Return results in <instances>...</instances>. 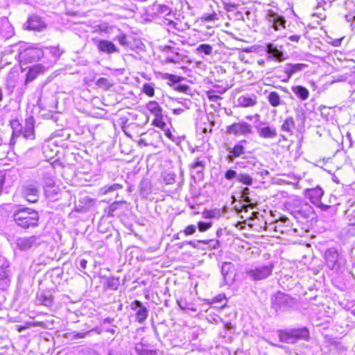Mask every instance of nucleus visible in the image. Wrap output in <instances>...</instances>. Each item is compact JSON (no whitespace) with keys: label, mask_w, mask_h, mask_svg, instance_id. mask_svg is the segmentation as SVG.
<instances>
[{"label":"nucleus","mask_w":355,"mask_h":355,"mask_svg":"<svg viewBox=\"0 0 355 355\" xmlns=\"http://www.w3.org/2000/svg\"><path fill=\"white\" fill-rule=\"evenodd\" d=\"M10 210H12V217L19 227L28 229L38 225L39 214L37 211L20 205L12 206L8 204L0 207V215L3 216L5 211Z\"/></svg>","instance_id":"f257e3e1"},{"label":"nucleus","mask_w":355,"mask_h":355,"mask_svg":"<svg viewBox=\"0 0 355 355\" xmlns=\"http://www.w3.org/2000/svg\"><path fill=\"white\" fill-rule=\"evenodd\" d=\"M280 341L294 344L300 340H308L309 331L306 327L280 330L278 332Z\"/></svg>","instance_id":"f03ea898"},{"label":"nucleus","mask_w":355,"mask_h":355,"mask_svg":"<svg viewBox=\"0 0 355 355\" xmlns=\"http://www.w3.org/2000/svg\"><path fill=\"white\" fill-rule=\"evenodd\" d=\"M270 302L271 307L277 312L291 307L295 303V299L284 293L279 291L272 295Z\"/></svg>","instance_id":"7ed1b4c3"},{"label":"nucleus","mask_w":355,"mask_h":355,"mask_svg":"<svg viewBox=\"0 0 355 355\" xmlns=\"http://www.w3.org/2000/svg\"><path fill=\"white\" fill-rule=\"evenodd\" d=\"M43 54L41 49L30 46L19 52V62L23 64L37 62L43 56Z\"/></svg>","instance_id":"20e7f679"},{"label":"nucleus","mask_w":355,"mask_h":355,"mask_svg":"<svg viewBox=\"0 0 355 355\" xmlns=\"http://www.w3.org/2000/svg\"><path fill=\"white\" fill-rule=\"evenodd\" d=\"M274 265L272 263H270L266 266H258L254 268L249 269L247 271V275L254 281H260L270 277Z\"/></svg>","instance_id":"39448f33"},{"label":"nucleus","mask_w":355,"mask_h":355,"mask_svg":"<svg viewBox=\"0 0 355 355\" xmlns=\"http://www.w3.org/2000/svg\"><path fill=\"white\" fill-rule=\"evenodd\" d=\"M326 265L330 270H338L341 266V258L336 248L327 249L324 255Z\"/></svg>","instance_id":"423d86ee"},{"label":"nucleus","mask_w":355,"mask_h":355,"mask_svg":"<svg viewBox=\"0 0 355 355\" xmlns=\"http://www.w3.org/2000/svg\"><path fill=\"white\" fill-rule=\"evenodd\" d=\"M296 218H309L313 214V207L306 202L296 200L293 211Z\"/></svg>","instance_id":"0eeeda50"},{"label":"nucleus","mask_w":355,"mask_h":355,"mask_svg":"<svg viewBox=\"0 0 355 355\" xmlns=\"http://www.w3.org/2000/svg\"><path fill=\"white\" fill-rule=\"evenodd\" d=\"M40 238L36 236L19 237L16 239V245L21 251L37 248L40 244Z\"/></svg>","instance_id":"6e6552de"},{"label":"nucleus","mask_w":355,"mask_h":355,"mask_svg":"<svg viewBox=\"0 0 355 355\" xmlns=\"http://www.w3.org/2000/svg\"><path fill=\"white\" fill-rule=\"evenodd\" d=\"M252 132V126L247 122L234 123L227 127V132L234 135L246 136Z\"/></svg>","instance_id":"1a4fd4ad"},{"label":"nucleus","mask_w":355,"mask_h":355,"mask_svg":"<svg viewBox=\"0 0 355 355\" xmlns=\"http://www.w3.org/2000/svg\"><path fill=\"white\" fill-rule=\"evenodd\" d=\"M275 230L291 236L297 234V230L293 227L291 220L285 216L281 217L280 219L276 222Z\"/></svg>","instance_id":"9d476101"},{"label":"nucleus","mask_w":355,"mask_h":355,"mask_svg":"<svg viewBox=\"0 0 355 355\" xmlns=\"http://www.w3.org/2000/svg\"><path fill=\"white\" fill-rule=\"evenodd\" d=\"M266 19L270 26L275 31H279L281 28H285L286 19L284 17L272 10L268 11Z\"/></svg>","instance_id":"9b49d317"},{"label":"nucleus","mask_w":355,"mask_h":355,"mask_svg":"<svg viewBox=\"0 0 355 355\" xmlns=\"http://www.w3.org/2000/svg\"><path fill=\"white\" fill-rule=\"evenodd\" d=\"M130 306L132 310L136 311L137 321L140 324H143L148 315L147 308L139 300L132 302Z\"/></svg>","instance_id":"f8f14e48"},{"label":"nucleus","mask_w":355,"mask_h":355,"mask_svg":"<svg viewBox=\"0 0 355 355\" xmlns=\"http://www.w3.org/2000/svg\"><path fill=\"white\" fill-rule=\"evenodd\" d=\"M11 282L9 263L5 261L0 267V290H6Z\"/></svg>","instance_id":"ddd939ff"},{"label":"nucleus","mask_w":355,"mask_h":355,"mask_svg":"<svg viewBox=\"0 0 355 355\" xmlns=\"http://www.w3.org/2000/svg\"><path fill=\"white\" fill-rule=\"evenodd\" d=\"M266 51L269 55V58L277 61H283L286 59L283 51L282 46H277L273 44H266Z\"/></svg>","instance_id":"4468645a"},{"label":"nucleus","mask_w":355,"mask_h":355,"mask_svg":"<svg viewBox=\"0 0 355 355\" xmlns=\"http://www.w3.org/2000/svg\"><path fill=\"white\" fill-rule=\"evenodd\" d=\"M259 136L264 139H274L277 137V130L275 128L266 125L264 123L261 122L256 126Z\"/></svg>","instance_id":"2eb2a0df"},{"label":"nucleus","mask_w":355,"mask_h":355,"mask_svg":"<svg viewBox=\"0 0 355 355\" xmlns=\"http://www.w3.org/2000/svg\"><path fill=\"white\" fill-rule=\"evenodd\" d=\"M21 136L26 139H35V119L33 116H30L26 118Z\"/></svg>","instance_id":"dca6fc26"},{"label":"nucleus","mask_w":355,"mask_h":355,"mask_svg":"<svg viewBox=\"0 0 355 355\" xmlns=\"http://www.w3.org/2000/svg\"><path fill=\"white\" fill-rule=\"evenodd\" d=\"M0 35L5 40L15 35L14 28L6 17H3L0 20Z\"/></svg>","instance_id":"f3484780"},{"label":"nucleus","mask_w":355,"mask_h":355,"mask_svg":"<svg viewBox=\"0 0 355 355\" xmlns=\"http://www.w3.org/2000/svg\"><path fill=\"white\" fill-rule=\"evenodd\" d=\"M308 67L309 65L304 63H287L284 66V71L287 75V79H290L294 74L306 69Z\"/></svg>","instance_id":"a211bd4d"},{"label":"nucleus","mask_w":355,"mask_h":355,"mask_svg":"<svg viewBox=\"0 0 355 355\" xmlns=\"http://www.w3.org/2000/svg\"><path fill=\"white\" fill-rule=\"evenodd\" d=\"M23 196L29 202H35L38 200L39 191L36 186L28 184L24 187Z\"/></svg>","instance_id":"6ab92c4d"},{"label":"nucleus","mask_w":355,"mask_h":355,"mask_svg":"<svg viewBox=\"0 0 355 355\" xmlns=\"http://www.w3.org/2000/svg\"><path fill=\"white\" fill-rule=\"evenodd\" d=\"M221 273L226 284H231L234 279V265L230 262H225L221 268Z\"/></svg>","instance_id":"aec40b11"},{"label":"nucleus","mask_w":355,"mask_h":355,"mask_svg":"<svg viewBox=\"0 0 355 355\" xmlns=\"http://www.w3.org/2000/svg\"><path fill=\"white\" fill-rule=\"evenodd\" d=\"M304 191L306 196L310 199L311 202L313 205L318 204L319 200H321L324 195L323 189L319 186H317L315 188L306 189Z\"/></svg>","instance_id":"412c9836"},{"label":"nucleus","mask_w":355,"mask_h":355,"mask_svg":"<svg viewBox=\"0 0 355 355\" xmlns=\"http://www.w3.org/2000/svg\"><path fill=\"white\" fill-rule=\"evenodd\" d=\"M97 48L100 52L108 54L119 52V49L109 40H98L97 43Z\"/></svg>","instance_id":"4be33fe9"},{"label":"nucleus","mask_w":355,"mask_h":355,"mask_svg":"<svg viewBox=\"0 0 355 355\" xmlns=\"http://www.w3.org/2000/svg\"><path fill=\"white\" fill-rule=\"evenodd\" d=\"M248 144L247 140L242 139L236 144L234 148L230 150L231 154L229 156L230 161H232L234 158L239 157L245 153L244 144Z\"/></svg>","instance_id":"5701e85b"},{"label":"nucleus","mask_w":355,"mask_h":355,"mask_svg":"<svg viewBox=\"0 0 355 355\" xmlns=\"http://www.w3.org/2000/svg\"><path fill=\"white\" fill-rule=\"evenodd\" d=\"M250 194V189L248 187H245L243 189L241 193V198H242L243 201L245 202L247 205H243L241 207V209H239L236 206L235 208L239 212L241 211H248V207H253L254 202H252V200L249 197Z\"/></svg>","instance_id":"b1692460"},{"label":"nucleus","mask_w":355,"mask_h":355,"mask_svg":"<svg viewBox=\"0 0 355 355\" xmlns=\"http://www.w3.org/2000/svg\"><path fill=\"white\" fill-rule=\"evenodd\" d=\"M27 28L33 31H41L44 27V23L42 21L41 18L37 15L31 16L27 21Z\"/></svg>","instance_id":"393cba45"},{"label":"nucleus","mask_w":355,"mask_h":355,"mask_svg":"<svg viewBox=\"0 0 355 355\" xmlns=\"http://www.w3.org/2000/svg\"><path fill=\"white\" fill-rule=\"evenodd\" d=\"M44 70V67L41 64L34 65L31 67L26 74V84L32 82L37 76L42 73Z\"/></svg>","instance_id":"a878e982"},{"label":"nucleus","mask_w":355,"mask_h":355,"mask_svg":"<svg viewBox=\"0 0 355 355\" xmlns=\"http://www.w3.org/2000/svg\"><path fill=\"white\" fill-rule=\"evenodd\" d=\"M206 166L205 160L197 158L196 160L190 165V168L193 173H195L199 178H202Z\"/></svg>","instance_id":"bb28decb"},{"label":"nucleus","mask_w":355,"mask_h":355,"mask_svg":"<svg viewBox=\"0 0 355 355\" xmlns=\"http://www.w3.org/2000/svg\"><path fill=\"white\" fill-rule=\"evenodd\" d=\"M37 301L40 304L51 306L53 302L52 295L48 291H41L37 295Z\"/></svg>","instance_id":"cd10ccee"},{"label":"nucleus","mask_w":355,"mask_h":355,"mask_svg":"<svg viewBox=\"0 0 355 355\" xmlns=\"http://www.w3.org/2000/svg\"><path fill=\"white\" fill-rule=\"evenodd\" d=\"M291 89L293 92L302 101L306 100L309 96V91L303 86H293Z\"/></svg>","instance_id":"c85d7f7f"},{"label":"nucleus","mask_w":355,"mask_h":355,"mask_svg":"<svg viewBox=\"0 0 355 355\" xmlns=\"http://www.w3.org/2000/svg\"><path fill=\"white\" fill-rule=\"evenodd\" d=\"M60 189L58 187L53 186L44 187V193L46 196L51 200H57L59 199Z\"/></svg>","instance_id":"c756f323"},{"label":"nucleus","mask_w":355,"mask_h":355,"mask_svg":"<svg viewBox=\"0 0 355 355\" xmlns=\"http://www.w3.org/2000/svg\"><path fill=\"white\" fill-rule=\"evenodd\" d=\"M146 107L148 110L155 115V116H162V109L159 106L157 102L155 101H150L147 105Z\"/></svg>","instance_id":"7c9ffc66"},{"label":"nucleus","mask_w":355,"mask_h":355,"mask_svg":"<svg viewBox=\"0 0 355 355\" xmlns=\"http://www.w3.org/2000/svg\"><path fill=\"white\" fill-rule=\"evenodd\" d=\"M295 128V121L292 116H288L285 119L281 125V130L284 132L292 133Z\"/></svg>","instance_id":"2f4dec72"},{"label":"nucleus","mask_w":355,"mask_h":355,"mask_svg":"<svg viewBox=\"0 0 355 355\" xmlns=\"http://www.w3.org/2000/svg\"><path fill=\"white\" fill-rule=\"evenodd\" d=\"M135 349L137 355H157L156 350L146 349L142 343H137Z\"/></svg>","instance_id":"473e14b6"},{"label":"nucleus","mask_w":355,"mask_h":355,"mask_svg":"<svg viewBox=\"0 0 355 355\" xmlns=\"http://www.w3.org/2000/svg\"><path fill=\"white\" fill-rule=\"evenodd\" d=\"M268 101L272 107H277L282 104L279 94L277 92H271L268 96Z\"/></svg>","instance_id":"72a5a7b5"},{"label":"nucleus","mask_w":355,"mask_h":355,"mask_svg":"<svg viewBox=\"0 0 355 355\" xmlns=\"http://www.w3.org/2000/svg\"><path fill=\"white\" fill-rule=\"evenodd\" d=\"M10 125L12 129V136L15 137H20L21 133L22 132L23 126L19 121L17 119L12 120L10 122Z\"/></svg>","instance_id":"f704fd0d"},{"label":"nucleus","mask_w":355,"mask_h":355,"mask_svg":"<svg viewBox=\"0 0 355 355\" xmlns=\"http://www.w3.org/2000/svg\"><path fill=\"white\" fill-rule=\"evenodd\" d=\"M236 180L239 183H241L247 186H250L253 183L252 178L250 175L244 173H239Z\"/></svg>","instance_id":"c9c22d12"},{"label":"nucleus","mask_w":355,"mask_h":355,"mask_svg":"<svg viewBox=\"0 0 355 355\" xmlns=\"http://www.w3.org/2000/svg\"><path fill=\"white\" fill-rule=\"evenodd\" d=\"M96 85L104 90H109L113 85V84L105 78H100L97 80Z\"/></svg>","instance_id":"e433bc0d"},{"label":"nucleus","mask_w":355,"mask_h":355,"mask_svg":"<svg viewBox=\"0 0 355 355\" xmlns=\"http://www.w3.org/2000/svg\"><path fill=\"white\" fill-rule=\"evenodd\" d=\"M123 203H125V202L123 201H116L112 203L108 207L107 215L113 216L115 211L120 209Z\"/></svg>","instance_id":"4c0bfd02"},{"label":"nucleus","mask_w":355,"mask_h":355,"mask_svg":"<svg viewBox=\"0 0 355 355\" xmlns=\"http://www.w3.org/2000/svg\"><path fill=\"white\" fill-rule=\"evenodd\" d=\"M157 12L159 15H163L166 17L174 16V14L172 12L171 8L165 5H159L157 8Z\"/></svg>","instance_id":"58836bf2"},{"label":"nucleus","mask_w":355,"mask_h":355,"mask_svg":"<svg viewBox=\"0 0 355 355\" xmlns=\"http://www.w3.org/2000/svg\"><path fill=\"white\" fill-rule=\"evenodd\" d=\"M212 46L208 44H200L196 49V51L198 53H203L207 55H211L212 53Z\"/></svg>","instance_id":"ea45409f"},{"label":"nucleus","mask_w":355,"mask_h":355,"mask_svg":"<svg viewBox=\"0 0 355 355\" xmlns=\"http://www.w3.org/2000/svg\"><path fill=\"white\" fill-rule=\"evenodd\" d=\"M122 188V186L119 184H114L110 186H105L101 188V191L103 194H107L108 193L112 192L114 191L119 190Z\"/></svg>","instance_id":"a19ab883"},{"label":"nucleus","mask_w":355,"mask_h":355,"mask_svg":"<svg viewBox=\"0 0 355 355\" xmlns=\"http://www.w3.org/2000/svg\"><path fill=\"white\" fill-rule=\"evenodd\" d=\"M119 283V279L116 277H110L107 279V286L112 290H116Z\"/></svg>","instance_id":"79ce46f5"},{"label":"nucleus","mask_w":355,"mask_h":355,"mask_svg":"<svg viewBox=\"0 0 355 355\" xmlns=\"http://www.w3.org/2000/svg\"><path fill=\"white\" fill-rule=\"evenodd\" d=\"M142 91L145 94H146L147 96H148L150 97L153 96L155 94L154 87L152 85L148 84V83H145L143 85Z\"/></svg>","instance_id":"37998d69"},{"label":"nucleus","mask_w":355,"mask_h":355,"mask_svg":"<svg viewBox=\"0 0 355 355\" xmlns=\"http://www.w3.org/2000/svg\"><path fill=\"white\" fill-rule=\"evenodd\" d=\"M206 95L209 101L211 102L217 103L218 101L222 99V97L216 94L214 90L207 91Z\"/></svg>","instance_id":"c03bdc74"},{"label":"nucleus","mask_w":355,"mask_h":355,"mask_svg":"<svg viewBox=\"0 0 355 355\" xmlns=\"http://www.w3.org/2000/svg\"><path fill=\"white\" fill-rule=\"evenodd\" d=\"M240 103L243 107H250L256 104V101L248 97L240 98Z\"/></svg>","instance_id":"a18cd8bd"},{"label":"nucleus","mask_w":355,"mask_h":355,"mask_svg":"<svg viewBox=\"0 0 355 355\" xmlns=\"http://www.w3.org/2000/svg\"><path fill=\"white\" fill-rule=\"evenodd\" d=\"M49 53L55 58H58L63 53L59 46H51L47 49Z\"/></svg>","instance_id":"49530a36"},{"label":"nucleus","mask_w":355,"mask_h":355,"mask_svg":"<svg viewBox=\"0 0 355 355\" xmlns=\"http://www.w3.org/2000/svg\"><path fill=\"white\" fill-rule=\"evenodd\" d=\"M172 55H168L166 57V62L169 63H178L180 61L181 58L180 54L178 52H173Z\"/></svg>","instance_id":"de8ad7c7"},{"label":"nucleus","mask_w":355,"mask_h":355,"mask_svg":"<svg viewBox=\"0 0 355 355\" xmlns=\"http://www.w3.org/2000/svg\"><path fill=\"white\" fill-rule=\"evenodd\" d=\"M238 175L239 173H237L236 171L229 169L225 173L224 176L226 180H232L233 179L237 180Z\"/></svg>","instance_id":"09e8293b"},{"label":"nucleus","mask_w":355,"mask_h":355,"mask_svg":"<svg viewBox=\"0 0 355 355\" xmlns=\"http://www.w3.org/2000/svg\"><path fill=\"white\" fill-rule=\"evenodd\" d=\"M164 78L173 83H179L182 80V77L170 73H165Z\"/></svg>","instance_id":"8fccbe9b"},{"label":"nucleus","mask_w":355,"mask_h":355,"mask_svg":"<svg viewBox=\"0 0 355 355\" xmlns=\"http://www.w3.org/2000/svg\"><path fill=\"white\" fill-rule=\"evenodd\" d=\"M171 17H166L163 20V24L166 26H170L171 28L178 30L177 28V23L173 21Z\"/></svg>","instance_id":"3c124183"},{"label":"nucleus","mask_w":355,"mask_h":355,"mask_svg":"<svg viewBox=\"0 0 355 355\" xmlns=\"http://www.w3.org/2000/svg\"><path fill=\"white\" fill-rule=\"evenodd\" d=\"M175 177L173 173H166L164 177V181L166 184H173L175 182Z\"/></svg>","instance_id":"603ef678"},{"label":"nucleus","mask_w":355,"mask_h":355,"mask_svg":"<svg viewBox=\"0 0 355 355\" xmlns=\"http://www.w3.org/2000/svg\"><path fill=\"white\" fill-rule=\"evenodd\" d=\"M218 19V15L216 12H213L211 14H204L202 17V19L206 21H212Z\"/></svg>","instance_id":"864d4df0"},{"label":"nucleus","mask_w":355,"mask_h":355,"mask_svg":"<svg viewBox=\"0 0 355 355\" xmlns=\"http://www.w3.org/2000/svg\"><path fill=\"white\" fill-rule=\"evenodd\" d=\"M153 124L156 127L164 128L166 125V123L162 121V116H155V119L153 121Z\"/></svg>","instance_id":"5fc2aeb1"},{"label":"nucleus","mask_w":355,"mask_h":355,"mask_svg":"<svg viewBox=\"0 0 355 355\" xmlns=\"http://www.w3.org/2000/svg\"><path fill=\"white\" fill-rule=\"evenodd\" d=\"M178 103L181 104L184 107L185 110L190 109L192 105L191 101L187 98H181L178 101Z\"/></svg>","instance_id":"6e6d98bb"},{"label":"nucleus","mask_w":355,"mask_h":355,"mask_svg":"<svg viewBox=\"0 0 355 355\" xmlns=\"http://www.w3.org/2000/svg\"><path fill=\"white\" fill-rule=\"evenodd\" d=\"M211 226V223H205V222H202V221H200L198 224V230L200 232H205L207 231L208 229H209Z\"/></svg>","instance_id":"4d7b16f0"},{"label":"nucleus","mask_w":355,"mask_h":355,"mask_svg":"<svg viewBox=\"0 0 355 355\" xmlns=\"http://www.w3.org/2000/svg\"><path fill=\"white\" fill-rule=\"evenodd\" d=\"M89 333V331L87 332H73L70 334V337L71 339H79V338H84L86 337V336Z\"/></svg>","instance_id":"13d9d810"},{"label":"nucleus","mask_w":355,"mask_h":355,"mask_svg":"<svg viewBox=\"0 0 355 355\" xmlns=\"http://www.w3.org/2000/svg\"><path fill=\"white\" fill-rule=\"evenodd\" d=\"M116 40H118L119 43L123 46H127L128 45L127 37L125 35L123 34L117 36Z\"/></svg>","instance_id":"bf43d9fd"},{"label":"nucleus","mask_w":355,"mask_h":355,"mask_svg":"<svg viewBox=\"0 0 355 355\" xmlns=\"http://www.w3.org/2000/svg\"><path fill=\"white\" fill-rule=\"evenodd\" d=\"M77 267L80 270H85L87 268V261L85 259H80L76 261Z\"/></svg>","instance_id":"052dcab7"},{"label":"nucleus","mask_w":355,"mask_h":355,"mask_svg":"<svg viewBox=\"0 0 355 355\" xmlns=\"http://www.w3.org/2000/svg\"><path fill=\"white\" fill-rule=\"evenodd\" d=\"M175 89L178 92L187 94L190 90V87L187 85H178L175 87Z\"/></svg>","instance_id":"680f3d73"},{"label":"nucleus","mask_w":355,"mask_h":355,"mask_svg":"<svg viewBox=\"0 0 355 355\" xmlns=\"http://www.w3.org/2000/svg\"><path fill=\"white\" fill-rule=\"evenodd\" d=\"M44 183H45V186L44 187H48L49 186H55V183H54V181L52 178V177L49 175V174H46V176L44 178Z\"/></svg>","instance_id":"e2e57ef3"},{"label":"nucleus","mask_w":355,"mask_h":355,"mask_svg":"<svg viewBox=\"0 0 355 355\" xmlns=\"http://www.w3.org/2000/svg\"><path fill=\"white\" fill-rule=\"evenodd\" d=\"M196 231V227L194 225H190L187 226L184 230V233L185 235H191L194 234Z\"/></svg>","instance_id":"0e129e2a"},{"label":"nucleus","mask_w":355,"mask_h":355,"mask_svg":"<svg viewBox=\"0 0 355 355\" xmlns=\"http://www.w3.org/2000/svg\"><path fill=\"white\" fill-rule=\"evenodd\" d=\"M353 216L355 219V211L353 212ZM347 232L351 236L355 235V221L352 222L349 224V228L347 230Z\"/></svg>","instance_id":"69168bd1"},{"label":"nucleus","mask_w":355,"mask_h":355,"mask_svg":"<svg viewBox=\"0 0 355 355\" xmlns=\"http://www.w3.org/2000/svg\"><path fill=\"white\" fill-rule=\"evenodd\" d=\"M200 243H207V240H197V241H188L187 242V244L193 246V248H198V244Z\"/></svg>","instance_id":"338daca9"},{"label":"nucleus","mask_w":355,"mask_h":355,"mask_svg":"<svg viewBox=\"0 0 355 355\" xmlns=\"http://www.w3.org/2000/svg\"><path fill=\"white\" fill-rule=\"evenodd\" d=\"M316 207H319L322 211H327L329 208H331L330 205H324L321 202V200H319L318 204H314Z\"/></svg>","instance_id":"774afa93"}]
</instances>
